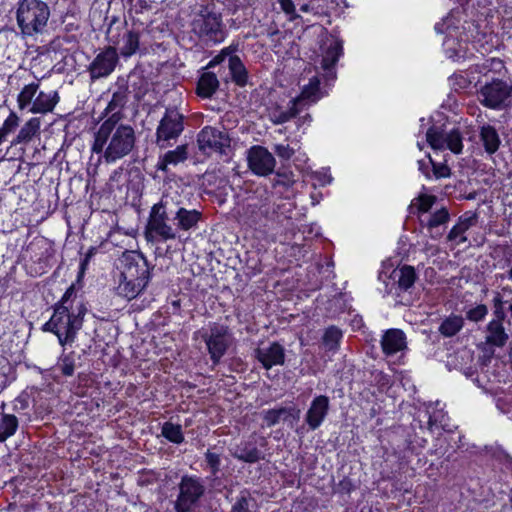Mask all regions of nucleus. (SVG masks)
<instances>
[{
  "label": "nucleus",
  "instance_id": "nucleus-1",
  "mask_svg": "<svg viewBox=\"0 0 512 512\" xmlns=\"http://www.w3.org/2000/svg\"><path fill=\"white\" fill-rule=\"evenodd\" d=\"M52 309V316L43 324L41 330L55 334L61 346L71 345L82 329L84 317L88 312L87 304L83 300L77 301L75 284L66 289Z\"/></svg>",
  "mask_w": 512,
  "mask_h": 512
},
{
  "label": "nucleus",
  "instance_id": "nucleus-2",
  "mask_svg": "<svg viewBox=\"0 0 512 512\" xmlns=\"http://www.w3.org/2000/svg\"><path fill=\"white\" fill-rule=\"evenodd\" d=\"M122 115L113 113L94 134L92 152L101 154L106 163H114L129 155L136 144L132 126L120 123Z\"/></svg>",
  "mask_w": 512,
  "mask_h": 512
},
{
  "label": "nucleus",
  "instance_id": "nucleus-3",
  "mask_svg": "<svg viewBox=\"0 0 512 512\" xmlns=\"http://www.w3.org/2000/svg\"><path fill=\"white\" fill-rule=\"evenodd\" d=\"M120 271L118 295L132 300L145 290L154 266H150L145 256L134 250H126L117 260Z\"/></svg>",
  "mask_w": 512,
  "mask_h": 512
},
{
  "label": "nucleus",
  "instance_id": "nucleus-4",
  "mask_svg": "<svg viewBox=\"0 0 512 512\" xmlns=\"http://www.w3.org/2000/svg\"><path fill=\"white\" fill-rule=\"evenodd\" d=\"M191 31L206 43L224 41L226 32L221 13L215 10V4L201 5L191 22Z\"/></svg>",
  "mask_w": 512,
  "mask_h": 512
},
{
  "label": "nucleus",
  "instance_id": "nucleus-5",
  "mask_svg": "<svg viewBox=\"0 0 512 512\" xmlns=\"http://www.w3.org/2000/svg\"><path fill=\"white\" fill-rule=\"evenodd\" d=\"M50 9L42 0H19L16 12L17 24L24 35L42 33L47 26Z\"/></svg>",
  "mask_w": 512,
  "mask_h": 512
},
{
  "label": "nucleus",
  "instance_id": "nucleus-6",
  "mask_svg": "<svg viewBox=\"0 0 512 512\" xmlns=\"http://www.w3.org/2000/svg\"><path fill=\"white\" fill-rule=\"evenodd\" d=\"M174 208H177V202L173 197L163 195L161 200L151 208L146 233L164 241L175 239L177 229L168 224L170 217H174Z\"/></svg>",
  "mask_w": 512,
  "mask_h": 512
},
{
  "label": "nucleus",
  "instance_id": "nucleus-7",
  "mask_svg": "<svg viewBox=\"0 0 512 512\" xmlns=\"http://www.w3.org/2000/svg\"><path fill=\"white\" fill-rule=\"evenodd\" d=\"M184 119V115L176 106H169L165 109L155 134V144L160 149H166L176 143L184 131Z\"/></svg>",
  "mask_w": 512,
  "mask_h": 512
},
{
  "label": "nucleus",
  "instance_id": "nucleus-8",
  "mask_svg": "<svg viewBox=\"0 0 512 512\" xmlns=\"http://www.w3.org/2000/svg\"><path fill=\"white\" fill-rule=\"evenodd\" d=\"M198 333L207 346L213 364H219L230 343L228 326L219 323H211L208 329L199 330Z\"/></svg>",
  "mask_w": 512,
  "mask_h": 512
},
{
  "label": "nucleus",
  "instance_id": "nucleus-9",
  "mask_svg": "<svg viewBox=\"0 0 512 512\" xmlns=\"http://www.w3.org/2000/svg\"><path fill=\"white\" fill-rule=\"evenodd\" d=\"M205 493L202 481L195 476L184 475L179 483V494L175 501L176 512H193Z\"/></svg>",
  "mask_w": 512,
  "mask_h": 512
},
{
  "label": "nucleus",
  "instance_id": "nucleus-10",
  "mask_svg": "<svg viewBox=\"0 0 512 512\" xmlns=\"http://www.w3.org/2000/svg\"><path fill=\"white\" fill-rule=\"evenodd\" d=\"M116 22H118V20L114 17L106 31V38L114 47H119L122 56L130 57L135 54L139 48V32L127 29L126 21L119 23L120 26L118 27H113Z\"/></svg>",
  "mask_w": 512,
  "mask_h": 512
},
{
  "label": "nucleus",
  "instance_id": "nucleus-11",
  "mask_svg": "<svg viewBox=\"0 0 512 512\" xmlns=\"http://www.w3.org/2000/svg\"><path fill=\"white\" fill-rule=\"evenodd\" d=\"M320 52L321 76L325 85H330L337 78L336 65L343 53V42L339 39H328L321 44Z\"/></svg>",
  "mask_w": 512,
  "mask_h": 512
},
{
  "label": "nucleus",
  "instance_id": "nucleus-12",
  "mask_svg": "<svg viewBox=\"0 0 512 512\" xmlns=\"http://www.w3.org/2000/svg\"><path fill=\"white\" fill-rule=\"evenodd\" d=\"M197 143L199 150L206 155L213 152L228 155L231 147L228 133L211 126H205L198 133Z\"/></svg>",
  "mask_w": 512,
  "mask_h": 512
},
{
  "label": "nucleus",
  "instance_id": "nucleus-13",
  "mask_svg": "<svg viewBox=\"0 0 512 512\" xmlns=\"http://www.w3.org/2000/svg\"><path fill=\"white\" fill-rule=\"evenodd\" d=\"M426 141L434 150L449 149L460 154L463 149L462 134L458 129L445 133L443 129L432 125L426 132Z\"/></svg>",
  "mask_w": 512,
  "mask_h": 512
},
{
  "label": "nucleus",
  "instance_id": "nucleus-14",
  "mask_svg": "<svg viewBox=\"0 0 512 512\" xmlns=\"http://www.w3.org/2000/svg\"><path fill=\"white\" fill-rule=\"evenodd\" d=\"M479 100L482 105L491 109H499L512 94V86L501 79H493L481 87Z\"/></svg>",
  "mask_w": 512,
  "mask_h": 512
},
{
  "label": "nucleus",
  "instance_id": "nucleus-15",
  "mask_svg": "<svg viewBox=\"0 0 512 512\" xmlns=\"http://www.w3.org/2000/svg\"><path fill=\"white\" fill-rule=\"evenodd\" d=\"M247 162L250 170L258 176H267L274 171L275 158L267 148L254 145L247 151Z\"/></svg>",
  "mask_w": 512,
  "mask_h": 512
},
{
  "label": "nucleus",
  "instance_id": "nucleus-16",
  "mask_svg": "<svg viewBox=\"0 0 512 512\" xmlns=\"http://www.w3.org/2000/svg\"><path fill=\"white\" fill-rule=\"evenodd\" d=\"M119 61L117 50L114 46H108L101 51L90 63L88 71L92 80L110 75Z\"/></svg>",
  "mask_w": 512,
  "mask_h": 512
},
{
  "label": "nucleus",
  "instance_id": "nucleus-17",
  "mask_svg": "<svg viewBox=\"0 0 512 512\" xmlns=\"http://www.w3.org/2000/svg\"><path fill=\"white\" fill-rule=\"evenodd\" d=\"M330 410V400L326 395H318L313 398L305 414V423L309 429L314 431L318 429Z\"/></svg>",
  "mask_w": 512,
  "mask_h": 512
},
{
  "label": "nucleus",
  "instance_id": "nucleus-18",
  "mask_svg": "<svg viewBox=\"0 0 512 512\" xmlns=\"http://www.w3.org/2000/svg\"><path fill=\"white\" fill-rule=\"evenodd\" d=\"M229 452L233 458L249 464L265 458V454L258 448L257 441L252 437L230 447Z\"/></svg>",
  "mask_w": 512,
  "mask_h": 512
},
{
  "label": "nucleus",
  "instance_id": "nucleus-19",
  "mask_svg": "<svg viewBox=\"0 0 512 512\" xmlns=\"http://www.w3.org/2000/svg\"><path fill=\"white\" fill-rule=\"evenodd\" d=\"M255 357L265 369H270L275 365L284 364L285 350L281 344L273 342L268 347L257 348Z\"/></svg>",
  "mask_w": 512,
  "mask_h": 512
},
{
  "label": "nucleus",
  "instance_id": "nucleus-20",
  "mask_svg": "<svg viewBox=\"0 0 512 512\" xmlns=\"http://www.w3.org/2000/svg\"><path fill=\"white\" fill-rule=\"evenodd\" d=\"M116 90L113 92L112 98L109 101L107 107L104 110V115L108 116L113 113L122 114V109L125 107L128 102V94H129V86L128 80L124 78H118L116 81Z\"/></svg>",
  "mask_w": 512,
  "mask_h": 512
},
{
  "label": "nucleus",
  "instance_id": "nucleus-21",
  "mask_svg": "<svg viewBox=\"0 0 512 512\" xmlns=\"http://www.w3.org/2000/svg\"><path fill=\"white\" fill-rule=\"evenodd\" d=\"M381 347L387 356L403 351L407 348L405 333L400 329H388L382 336Z\"/></svg>",
  "mask_w": 512,
  "mask_h": 512
},
{
  "label": "nucleus",
  "instance_id": "nucleus-22",
  "mask_svg": "<svg viewBox=\"0 0 512 512\" xmlns=\"http://www.w3.org/2000/svg\"><path fill=\"white\" fill-rule=\"evenodd\" d=\"M177 229L188 231L196 228L202 219V213L196 209H187L177 202V208H174V217Z\"/></svg>",
  "mask_w": 512,
  "mask_h": 512
},
{
  "label": "nucleus",
  "instance_id": "nucleus-23",
  "mask_svg": "<svg viewBox=\"0 0 512 512\" xmlns=\"http://www.w3.org/2000/svg\"><path fill=\"white\" fill-rule=\"evenodd\" d=\"M504 320L492 319L486 327L487 335L485 341L487 344L502 348L506 345L509 335L503 326Z\"/></svg>",
  "mask_w": 512,
  "mask_h": 512
},
{
  "label": "nucleus",
  "instance_id": "nucleus-24",
  "mask_svg": "<svg viewBox=\"0 0 512 512\" xmlns=\"http://www.w3.org/2000/svg\"><path fill=\"white\" fill-rule=\"evenodd\" d=\"M58 101L59 95L57 91H50L48 93L41 91L34 99L29 112L42 114L52 112Z\"/></svg>",
  "mask_w": 512,
  "mask_h": 512
},
{
  "label": "nucleus",
  "instance_id": "nucleus-25",
  "mask_svg": "<svg viewBox=\"0 0 512 512\" xmlns=\"http://www.w3.org/2000/svg\"><path fill=\"white\" fill-rule=\"evenodd\" d=\"M479 137L487 154L493 155L498 151L501 139L495 127L489 124L481 126Z\"/></svg>",
  "mask_w": 512,
  "mask_h": 512
},
{
  "label": "nucleus",
  "instance_id": "nucleus-26",
  "mask_svg": "<svg viewBox=\"0 0 512 512\" xmlns=\"http://www.w3.org/2000/svg\"><path fill=\"white\" fill-rule=\"evenodd\" d=\"M219 80L215 73L203 72L197 82L196 92L202 98H211L219 88Z\"/></svg>",
  "mask_w": 512,
  "mask_h": 512
},
{
  "label": "nucleus",
  "instance_id": "nucleus-27",
  "mask_svg": "<svg viewBox=\"0 0 512 512\" xmlns=\"http://www.w3.org/2000/svg\"><path fill=\"white\" fill-rule=\"evenodd\" d=\"M321 79L319 75L313 76L307 85H304L301 91V94L297 97L301 99V101L306 104L307 103H315L320 100L323 96L327 94L325 90H323L320 86Z\"/></svg>",
  "mask_w": 512,
  "mask_h": 512
},
{
  "label": "nucleus",
  "instance_id": "nucleus-28",
  "mask_svg": "<svg viewBox=\"0 0 512 512\" xmlns=\"http://www.w3.org/2000/svg\"><path fill=\"white\" fill-rule=\"evenodd\" d=\"M450 220V214L446 208H441L434 212L428 219L426 223L424 220L420 219V225L426 226L430 237L437 239L442 236V232L438 231L437 228L440 225L447 223Z\"/></svg>",
  "mask_w": 512,
  "mask_h": 512
},
{
  "label": "nucleus",
  "instance_id": "nucleus-29",
  "mask_svg": "<svg viewBox=\"0 0 512 512\" xmlns=\"http://www.w3.org/2000/svg\"><path fill=\"white\" fill-rule=\"evenodd\" d=\"M229 71L233 82L239 86L244 87L248 83V71L238 56H231L229 58Z\"/></svg>",
  "mask_w": 512,
  "mask_h": 512
},
{
  "label": "nucleus",
  "instance_id": "nucleus-30",
  "mask_svg": "<svg viewBox=\"0 0 512 512\" xmlns=\"http://www.w3.org/2000/svg\"><path fill=\"white\" fill-rule=\"evenodd\" d=\"M40 130V118H31L20 129L17 136L11 141V145L28 143Z\"/></svg>",
  "mask_w": 512,
  "mask_h": 512
},
{
  "label": "nucleus",
  "instance_id": "nucleus-31",
  "mask_svg": "<svg viewBox=\"0 0 512 512\" xmlns=\"http://www.w3.org/2000/svg\"><path fill=\"white\" fill-rule=\"evenodd\" d=\"M463 326V317L452 314L441 322L438 331L444 337H453L463 328Z\"/></svg>",
  "mask_w": 512,
  "mask_h": 512
},
{
  "label": "nucleus",
  "instance_id": "nucleus-32",
  "mask_svg": "<svg viewBox=\"0 0 512 512\" xmlns=\"http://www.w3.org/2000/svg\"><path fill=\"white\" fill-rule=\"evenodd\" d=\"M256 500L252 497L248 489H242L239 495L235 498L231 506L230 512H254Z\"/></svg>",
  "mask_w": 512,
  "mask_h": 512
},
{
  "label": "nucleus",
  "instance_id": "nucleus-33",
  "mask_svg": "<svg viewBox=\"0 0 512 512\" xmlns=\"http://www.w3.org/2000/svg\"><path fill=\"white\" fill-rule=\"evenodd\" d=\"M396 278L399 288L407 291L414 285L417 275L414 267L404 265L398 271H394V279Z\"/></svg>",
  "mask_w": 512,
  "mask_h": 512
},
{
  "label": "nucleus",
  "instance_id": "nucleus-34",
  "mask_svg": "<svg viewBox=\"0 0 512 512\" xmlns=\"http://www.w3.org/2000/svg\"><path fill=\"white\" fill-rule=\"evenodd\" d=\"M342 337V330L337 326L331 325L324 331L322 344L328 351H337Z\"/></svg>",
  "mask_w": 512,
  "mask_h": 512
},
{
  "label": "nucleus",
  "instance_id": "nucleus-35",
  "mask_svg": "<svg viewBox=\"0 0 512 512\" xmlns=\"http://www.w3.org/2000/svg\"><path fill=\"white\" fill-rule=\"evenodd\" d=\"M18 425V419L15 415L3 413L0 420V442H5L14 435Z\"/></svg>",
  "mask_w": 512,
  "mask_h": 512
},
{
  "label": "nucleus",
  "instance_id": "nucleus-36",
  "mask_svg": "<svg viewBox=\"0 0 512 512\" xmlns=\"http://www.w3.org/2000/svg\"><path fill=\"white\" fill-rule=\"evenodd\" d=\"M410 429L415 433L414 437L408 434L406 439L407 449L414 451L416 448H423L427 442V439L423 435H419L417 430L420 431L421 434H425V430L419 420H413L410 425Z\"/></svg>",
  "mask_w": 512,
  "mask_h": 512
},
{
  "label": "nucleus",
  "instance_id": "nucleus-37",
  "mask_svg": "<svg viewBox=\"0 0 512 512\" xmlns=\"http://www.w3.org/2000/svg\"><path fill=\"white\" fill-rule=\"evenodd\" d=\"M39 88L38 83H30L25 85L21 92L17 97V103L20 110H24L27 107H31L33 103V98L35 97L37 90Z\"/></svg>",
  "mask_w": 512,
  "mask_h": 512
},
{
  "label": "nucleus",
  "instance_id": "nucleus-38",
  "mask_svg": "<svg viewBox=\"0 0 512 512\" xmlns=\"http://www.w3.org/2000/svg\"><path fill=\"white\" fill-rule=\"evenodd\" d=\"M76 358L80 360L81 355L76 356L75 352L62 354L57 363V369L66 376H72L76 367Z\"/></svg>",
  "mask_w": 512,
  "mask_h": 512
},
{
  "label": "nucleus",
  "instance_id": "nucleus-39",
  "mask_svg": "<svg viewBox=\"0 0 512 512\" xmlns=\"http://www.w3.org/2000/svg\"><path fill=\"white\" fill-rule=\"evenodd\" d=\"M161 434L168 441H170L174 444H181L184 441L182 427L179 424H174L172 422H165L162 426Z\"/></svg>",
  "mask_w": 512,
  "mask_h": 512
},
{
  "label": "nucleus",
  "instance_id": "nucleus-40",
  "mask_svg": "<svg viewBox=\"0 0 512 512\" xmlns=\"http://www.w3.org/2000/svg\"><path fill=\"white\" fill-rule=\"evenodd\" d=\"M205 463L206 468L210 472V478L213 481H216L218 479V473L221 470V455L215 452H212L211 450H207L205 453Z\"/></svg>",
  "mask_w": 512,
  "mask_h": 512
},
{
  "label": "nucleus",
  "instance_id": "nucleus-41",
  "mask_svg": "<svg viewBox=\"0 0 512 512\" xmlns=\"http://www.w3.org/2000/svg\"><path fill=\"white\" fill-rule=\"evenodd\" d=\"M165 161L171 165H177L188 158V145H178L174 150H169L165 154Z\"/></svg>",
  "mask_w": 512,
  "mask_h": 512
},
{
  "label": "nucleus",
  "instance_id": "nucleus-42",
  "mask_svg": "<svg viewBox=\"0 0 512 512\" xmlns=\"http://www.w3.org/2000/svg\"><path fill=\"white\" fill-rule=\"evenodd\" d=\"M286 412V407L269 409L264 412L263 420L268 427L275 426L281 419L284 421Z\"/></svg>",
  "mask_w": 512,
  "mask_h": 512
},
{
  "label": "nucleus",
  "instance_id": "nucleus-43",
  "mask_svg": "<svg viewBox=\"0 0 512 512\" xmlns=\"http://www.w3.org/2000/svg\"><path fill=\"white\" fill-rule=\"evenodd\" d=\"M19 118L15 112H11L0 128V144L5 141L6 136L13 132L18 126Z\"/></svg>",
  "mask_w": 512,
  "mask_h": 512
},
{
  "label": "nucleus",
  "instance_id": "nucleus-44",
  "mask_svg": "<svg viewBox=\"0 0 512 512\" xmlns=\"http://www.w3.org/2000/svg\"><path fill=\"white\" fill-rule=\"evenodd\" d=\"M487 313V306L484 304H479L466 312V318L473 322H479L485 318Z\"/></svg>",
  "mask_w": 512,
  "mask_h": 512
},
{
  "label": "nucleus",
  "instance_id": "nucleus-45",
  "mask_svg": "<svg viewBox=\"0 0 512 512\" xmlns=\"http://www.w3.org/2000/svg\"><path fill=\"white\" fill-rule=\"evenodd\" d=\"M493 315L494 319L498 320H505L506 319V312L504 309V301L500 293H496L493 300Z\"/></svg>",
  "mask_w": 512,
  "mask_h": 512
},
{
  "label": "nucleus",
  "instance_id": "nucleus-46",
  "mask_svg": "<svg viewBox=\"0 0 512 512\" xmlns=\"http://www.w3.org/2000/svg\"><path fill=\"white\" fill-rule=\"evenodd\" d=\"M428 158H429V163H431V165L433 167V175L437 179H439V178H446V177H449L451 175V170L448 167V165H446V164H438V163L434 162L430 155L428 156Z\"/></svg>",
  "mask_w": 512,
  "mask_h": 512
},
{
  "label": "nucleus",
  "instance_id": "nucleus-47",
  "mask_svg": "<svg viewBox=\"0 0 512 512\" xmlns=\"http://www.w3.org/2000/svg\"><path fill=\"white\" fill-rule=\"evenodd\" d=\"M419 201L418 210L420 212H428L435 203L436 197L432 195L422 194L417 198Z\"/></svg>",
  "mask_w": 512,
  "mask_h": 512
},
{
  "label": "nucleus",
  "instance_id": "nucleus-48",
  "mask_svg": "<svg viewBox=\"0 0 512 512\" xmlns=\"http://www.w3.org/2000/svg\"><path fill=\"white\" fill-rule=\"evenodd\" d=\"M356 485L349 477H344L336 486V490L342 494H349L355 490Z\"/></svg>",
  "mask_w": 512,
  "mask_h": 512
},
{
  "label": "nucleus",
  "instance_id": "nucleus-49",
  "mask_svg": "<svg viewBox=\"0 0 512 512\" xmlns=\"http://www.w3.org/2000/svg\"><path fill=\"white\" fill-rule=\"evenodd\" d=\"M305 104L297 97L289 101V107L286 110L290 119L295 118L299 112L304 108Z\"/></svg>",
  "mask_w": 512,
  "mask_h": 512
},
{
  "label": "nucleus",
  "instance_id": "nucleus-50",
  "mask_svg": "<svg viewBox=\"0 0 512 512\" xmlns=\"http://www.w3.org/2000/svg\"><path fill=\"white\" fill-rule=\"evenodd\" d=\"M286 411L288 412H286L284 421L288 422L291 426H293L295 422L299 421L301 411L295 405L286 407Z\"/></svg>",
  "mask_w": 512,
  "mask_h": 512
},
{
  "label": "nucleus",
  "instance_id": "nucleus-51",
  "mask_svg": "<svg viewBox=\"0 0 512 512\" xmlns=\"http://www.w3.org/2000/svg\"><path fill=\"white\" fill-rule=\"evenodd\" d=\"M275 153L278 157L288 160L294 154V150L289 145L278 144L275 146Z\"/></svg>",
  "mask_w": 512,
  "mask_h": 512
},
{
  "label": "nucleus",
  "instance_id": "nucleus-52",
  "mask_svg": "<svg viewBox=\"0 0 512 512\" xmlns=\"http://www.w3.org/2000/svg\"><path fill=\"white\" fill-rule=\"evenodd\" d=\"M290 119V116L287 114V111L281 110L277 108L272 115V121L274 124H284L288 122Z\"/></svg>",
  "mask_w": 512,
  "mask_h": 512
},
{
  "label": "nucleus",
  "instance_id": "nucleus-53",
  "mask_svg": "<svg viewBox=\"0 0 512 512\" xmlns=\"http://www.w3.org/2000/svg\"><path fill=\"white\" fill-rule=\"evenodd\" d=\"M467 230L461 223H457L452 227V229L449 231L447 239L449 241H454L458 237L462 236Z\"/></svg>",
  "mask_w": 512,
  "mask_h": 512
},
{
  "label": "nucleus",
  "instance_id": "nucleus-54",
  "mask_svg": "<svg viewBox=\"0 0 512 512\" xmlns=\"http://www.w3.org/2000/svg\"><path fill=\"white\" fill-rule=\"evenodd\" d=\"M96 251H97V249L95 247H90L89 248V250L87 251V253H86L85 257H84V259L80 263V271H79L78 278H80L83 275L89 260L94 256Z\"/></svg>",
  "mask_w": 512,
  "mask_h": 512
},
{
  "label": "nucleus",
  "instance_id": "nucleus-55",
  "mask_svg": "<svg viewBox=\"0 0 512 512\" xmlns=\"http://www.w3.org/2000/svg\"><path fill=\"white\" fill-rule=\"evenodd\" d=\"M476 222H477V214L476 213H473L468 217L462 216L459 218V223H461L465 227L466 230H468L471 226L475 225Z\"/></svg>",
  "mask_w": 512,
  "mask_h": 512
},
{
  "label": "nucleus",
  "instance_id": "nucleus-56",
  "mask_svg": "<svg viewBox=\"0 0 512 512\" xmlns=\"http://www.w3.org/2000/svg\"><path fill=\"white\" fill-rule=\"evenodd\" d=\"M278 1L280 3L282 10L286 14L292 15L295 13V6H294L292 0H278Z\"/></svg>",
  "mask_w": 512,
  "mask_h": 512
},
{
  "label": "nucleus",
  "instance_id": "nucleus-57",
  "mask_svg": "<svg viewBox=\"0 0 512 512\" xmlns=\"http://www.w3.org/2000/svg\"><path fill=\"white\" fill-rule=\"evenodd\" d=\"M238 50H239V44L232 43L228 47L223 48L220 52L223 54V56L225 58L226 57L230 58L231 56H235L234 53H236Z\"/></svg>",
  "mask_w": 512,
  "mask_h": 512
},
{
  "label": "nucleus",
  "instance_id": "nucleus-58",
  "mask_svg": "<svg viewBox=\"0 0 512 512\" xmlns=\"http://www.w3.org/2000/svg\"><path fill=\"white\" fill-rule=\"evenodd\" d=\"M226 58L223 56V54L220 52L218 55H216L203 69H211L215 66L221 64Z\"/></svg>",
  "mask_w": 512,
  "mask_h": 512
},
{
  "label": "nucleus",
  "instance_id": "nucleus-59",
  "mask_svg": "<svg viewBox=\"0 0 512 512\" xmlns=\"http://www.w3.org/2000/svg\"><path fill=\"white\" fill-rule=\"evenodd\" d=\"M168 165H171V163H168L165 161V155L161 156L156 164L157 170L168 172Z\"/></svg>",
  "mask_w": 512,
  "mask_h": 512
},
{
  "label": "nucleus",
  "instance_id": "nucleus-60",
  "mask_svg": "<svg viewBox=\"0 0 512 512\" xmlns=\"http://www.w3.org/2000/svg\"><path fill=\"white\" fill-rule=\"evenodd\" d=\"M429 161L426 162L425 160H419L418 161V165H419V170L427 177H430V174H429Z\"/></svg>",
  "mask_w": 512,
  "mask_h": 512
},
{
  "label": "nucleus",
  "instance_id": "nucleus-61",
  "mask_svg": "<svg viewBox=\"0 0 512 512\" xmlns=\"http://www.w3.org/2000/svg\"><path fill=\"white\" fill-rule=\"evenodd\" d=\"M311 121H312V117H311L310 114L307 113L306 115L298 118L297 126L300 127V126H302L305 123L309 124Z\"/></svg>",
  "mask_w": 512,
  "mask_h": 512
},
{
  "label": "nucleus",
  "instance_id": "nucleus-62",
  "mask_svg": "<svg viewBox=\"0 0 512 512\" xmlns=\"http://www.w3.org/2000/svg\"><path fill=\"white\" fill-rule=\"evenodd\" d=\"M449 27H446L445 28V21H443L442 23H437L435 25V30L437 33H440V34H443L446 32V30L448 29Z\"/></svg>",
  "mask_w": 512,
  "mask_h": 512
},
{
  "label": "nucleus",
  "instance_id": "nucleus-63",
  "mask_svg": "<svg viewBox=\"0 0 512 512\" xmlns=\"http://www.w3.org/2000/svg\"><path fill=\"white\" fill-rule=\"evenodd\" d=\"M137 3L141 10L150 8L145 0H138Z\"/></svg>",
  "mask_w": 512,
  "mask_h": 512
},
{
  "label": "nucleus",
  "instance_id": "nucleus-64",
  "mask_svg": "<svg viewBox=\"0 0 512 512\" xmlns=\"http://www.w3.org/2000/svg\"><path fill=\"white\" fill-rule=\"evenodd\" d=\"M502 291H503L504 293L511 294V293H512V288H511V287H509V286H505V287H503V288H502Z\"/></svg>",
  "mask_w": 512,
  "mask_h": 512
}]
</instances>
